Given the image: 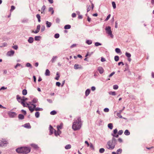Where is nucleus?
I'll return each mask as SVG.
<instances>
[{
    "mask_svg": "<svg viewBox=\"0 0 154 154\" xmlns=\"http://www.w3.org/2000/svg\"><path fill=\"white\" fill-rule=\"evenodd\" d=\"M82 125L81 119L80 118H78L77 120L74 122L72 126V129L75 131L79 129Z\"/></svg>",
    "mask_w": 154,
    "mask_h": 154,
    "instance_id": "1",
    "label": "nucleus"
},
{
    "mask_svg": "<svg viewBox=\"0 0 154 154\" xmlns=\"http://www.w3.org/2000/svg\"><path fill=\"white\" fill-rule=\"evenodd\" d=\"M31 149L28 147H21L17 148L16 152L18 153L27 154L30 152Z\"/></svg>",
    "mask_w": 154,
    "mask_h": 154,
    "instance_id": "2",
    "label": "nucleus"
},
{
    "mask_svg": "<svg viewBox=\"0 0 154 154\" xmlns=\"http://www.w3.org/2000/svg\"><path fill=\"white\" fill-rule=\"evenodd\" d=\"M115 145V140L113 139L108 142L106 147L108 149H112L114 148Z\"/></svg>",
    "mask_w": 154,
    "mask_h": 154,
    "instance_id": "3",
    "label": "nucleus"
},
{
    "mask_svg": "<svg viewBox=\"0 0 154 154\" xmlns=\"http://www.w3.org/2000/svg\"><path fill=\"white\" fill-rule=\"evenodd\" d=\"M105 30L106 33L109 35L112 38L113 37V35L112 33V31L111 30V27L109 26H107L106 27Z\"/></svg>",
    "mask_w": 154,
    "mask_h": 154,
    "instance_id": "4",
    "label": "nucleus"
},
{
    "mask_svg": "<svg viewBox=\"0 0 154 154\" xmlns=\"http://www.w3.org/2000/svg\"><path fill=\"white\" fill-rule=\"evenodd\" d=\"M27 105L28 106L29 110L31 111V112H32L35 109V108L36 107L35 105L32 104L31 106H29V104L27 103Z\"/></svg>",
    "mask_w": 154,
    "mask_h": 154,
    "instance_id": "5",
    "label": "nucleus"
},
{
    "mask_svg": "<svg viewBox=\"0 0 154 154\" xmlns=\"http://www.w3.org/2000/svg\"><path fill=\"white\" fill-rule=\"evenodd\" d=\"M8 143L7 141L5 139H2L0 140V146L2 147L4 146L5 145Z\"/></svg>",
    "mask_w": 154,
    "mask_h": 154,
    "instance_id": "6",
    "label": "nucleus"
},
{
    "mask_svg": "<svg viewBox=\"0 0 154 154\" xmlns=\"http://www.w3.org/2000/svg\"><path fill=\"white\" fill-rule=\"evenodd\" d=\"M8 114L10 117L14 118L15 117L17 116V114L16 112L10 111L8 112Z\"/></svg>",
    "mask_w": 154,
    "mask_h": 154,
    "instance_id": "7",
    "label": "nucleus"
},
{
    "mask_svg": "<svg viewBox=\"0 0 154 154\" xmlns=\"http://www.w3.org/2000/svg\"><path fill=\"white\" fill-rule=\"evenodd\" d=\"M41 26L40 25H38L37 26V29L35 31H34L33 30L32 31V32H33L35 33H38L40 30V28Z\"/></svg>",
    "mask_w": 154,
    "mask_h": 154,
    "instance_id": "8",
    "label": "nucleus"
},
{
    "mask_svg": "<svg viewBox=\"0 0 154 154\" xmlns=\"http://www.w3.org/2000/svg\"><path fill=\"white\" fill-rule=\"evenodd\" d=\"M97 70L100 74L103 73L104 71L103 68L101 67H98Z\"/></svg>",
    "mask_w": 154,
    "mask_h": 154,
    "instance_id": "9",
    "label": "nucleus"
},
{
    "mask_svg": "<svg viewBox=\"0 0 154 154\" xmlns=\"http://www.w3.org/2000/svg\"><path fill=\"white\" fill-rule=\"evenodd\" d=\"M74 68L75 69H81L82 68V66L81 65H79L78 64H75L74 65Z\"/></svg>",
    "mask_w": 154,
    "mask_h": 154,
    "instance_id": "10",
    "label": "nucleus"
},
{
    "mask_svg": "<svg viewBox=\"0 0 154 154\" xmlns=\"http://www.w3.org/2000/svg\"><path fill=\"white\" fill-rule=\"evenodd\" d=\"M63 123H60V125H58L57 126V129L58 131V133H59V131H60V129L62 128L63 126Z\"/></svg>",
    "mask_w": 154,
    "mask_h": 154,
    "instance_id": "11",
    "label": "nucleus"
},
{
    "mask_svg": "<svg viewBox=\"0 0 154 154\" xmlns=\"http://www.w3.org/2000/svg\"><path fill=\"white\" fill-rule=\"evenodd\" d=\"M23 126L27 128H31V126L29 123H26L23 125Z\"/></svg>",
    "mask_w": 154,
    "mask_h": 154,
    "instance_id": "12",
    "label": "nucleus"
},
{
    "mask_svg": "<svg viewBox=\"0 0 154 154\" xmlns=\"http://www.w3.org/2000/svg\"><path fill=\"white\" fill-rule=\"evenodd\" d=\"M55 130L54 129L53 127L51 125L50 126V131L51 133V134H52L53 133L54 131Z\"/></svg>",
    "mask_w": 154,
    "mask_h": 154,
    "instance_id": "13",
    "label": "nucleus"
},
{
    "mask_svg": "<svg viewBox=\"0 0 154 154\" xmlns=\"http://www.w3.org/2000/svg\"><path fill=\"white\" fill-rule=\"evenodd\" d=\"M14 53V51L13 50H11V51H9L8 52V55L9 56H11V55H13Z\"/></svg>",
    "mask_w": 154,
    "mask_h": 154,
    "instance_id": "14",
    "label": "nucleus"
},
{
    "mask_svg": "<svg viewBox=\"0 0 154 154\" xmlns=\"http://www.w3.org/2000/svg\"><path fill=\"white\" fill-rule=\"evenodd\" d=\"M45 74L46 76H49L50 75V72L48 69H47L46 70Z\"/></svg>",
    "mask_w": 154,
    "mask_h": 154,
    "instance_id": "15",
    "label": "nucleus"
},
{
    "mask_svg": "<svg viewBox=\"0 0 154 154\" xmlns=\"http://www.w3.org/2000/svg\"><path fill=\"white\" fill-rule=\"evenodd\" d=\"M34 41V39L32 37H30L29 38L28 40V42L30 43H32Z\"/></svg>",
    "mask_w": 154,
    "mask_h": 154,
    "instance_id": "16",
    "label": "nucleus"
},
{
    "mask_svg": "<svg viewBox=\"0 0 154 154\" xmlns=\"http://www.w3.org/2000/svg\"><path fill=\"white\" fill-rule=\"evenodd\" d=\"M17 99L19 102L21 103V102L22 101V99L18 95L17 96Z\"/></svg>",
    "mask_w": 154,
    "mask_h": 154,
    "instance_id": "17",
    "label": "nucleus"
},
{
    "mask_svg": "<svg viewBox=\"0 0 154 154\" xmlns=\"http://www.w3.org/2000/svg\"><path fill=\"white\" fill-rule=\"evenodd\" d=\"M31 146H32V147L33 148L35 149H37L38 148V146L35 144H32L31 145Z\"/></svg>",
    "mask_w": 154,
    "mask_h": 154,
    "instance_id": "18",
    "label": "nucleus"
},
{
    "mask_svg": "<svg viewBox=\"0 0 154 154\" xmlns=\"http://www.w3.org/2000/svg\"><path fill=\"white\" fill-rule=\"evenodd\" d=\"M58 131L57 130V131L56 130H54V134L55 136H57L58 135H59L61 133V131H59V133H58Z\"/></svg>",
    "mask_w": 154,
    "mask_h": 154,
    "instance_id": "19",
    "label": "nucleus"
},
{
    "mask_svg": "<svg viewBox=\"0 0 154 154\" xmlns=\"http://www.w3.org/2000/svg\"><path fill=\"white\" fill-rule=\"evenodd\" d=\"M90 93V90L89 89H87L85 91V96H87Z\"/></svg>",
    "mask_w": 154,
    "mask_h": 154,
    "instance_id": "20",
    "label": "nucleus"
},
{
    "mask_svg": "<svg viewBox=\"0 0 154 154\" xmlns=\"http://www.w3.org/2000/svg\"><path fill=\"white\" fill-rule=\"evenodd\" d=\"M46 24L47 27H50L51 26V22H50L48 21H46Z\"/></svg>",
    "mask_w": 154,
    "mask_h": 154,
    "instance_id": "21",
    "label": "nucleus"
},
{
    "mask_svg": "<svg viewBox=\"0 0 154 154\" xmlns=\"http://www.w3.org/2000/svg\"><path fill=\"white\" fill-rule=\"evenodd\" d=\"M19 119H23L24 118V116L22 114H19L18 116Z\"/></svg>",
    "mask_w": 154,
    "mask_h": 154,
    "instance_id": "22",
    "label": "nucleus"
},
{
    "mask_svg": "<svg viewBox=\"0 0 154 154\" xmlns=\"http://www.w3.org/2000/svg\"><path fill=\"white\" fill-rule=\"evenodd\" d=\"M71 145L70 144H68L66 145L65 146V148L66 149H69L71 148Z\"/></svg>",
    "mask_w": 154,
    "mask_h": 154,
    "instance_id": "23",
    "label": "nucleus"
},
{
    "mask_svg": "<svg viewBox=\"0 0 154 154\" xmlns=\"http://www.w3.org/2000/svg\"><path fill=\"white\" fill-rule=\"evenodd\" d=\"M125 134L126 135H128L130 134V132L128 130H126L124 132Z\"/></svg>",
    "mask_w": 154,
    "mask_h": 154,
    "instance_id": "24",
    "label": "nucleus"
},
{
    "mask_svg": "<svg viewBox=\"0 0 154 154\" xmlns=\"http://www.w3.org/2000/svg\"><path fill=\"white\" fill-rule=\"evenodd\" d=\"M22 94L23 95H25L27 94V91L26 89H23L22 91Z\"/></svg>",
    "mask_w": 154,
    "mask_h": 154,
    "instance_id": "25",
    "label": "nucleus"
},
{
    "mask_svg": "<svg viewBox=\"0 0 154 154\" xmlns=\"http://www.w3.org/2000/svg\"><path fill=\"white\" fill-rule=\"evenodd\" d=\"M108 128L111 129H112L113 128V125L112 123H109L108 125Z\"/></svg>",
    "mask_w": 154,
    "mask_h": 154,
    "instance_id": "26",
    "label": "nucleus"
},
{
    "mask_svg": "<svg viewBox=\"0 0 154 154\" xmlns=\"http://www.w3.org/2000/svg\"><path fill=\"white\" fill-rule=\"evenodd\" d=\"M71 28V26L69 25H67L64 26V28L65 29H69Z\"/></svg>",
    "mask_w": 154,
    "mask_h": 154,
    "instance_id": "27",
    "label": "nucleus"
},
{
    "mask_svg": "<svg viewBox=\"0 0 154 154\" xmlns=\"http://www.w3.org/2000/svg\"><path fill=\"white\" fill-rule=\"evenodd\" d=\"M36 17L38 19V21L40 22L41 21L40 20V16L39 14H37L36 15Z\"/></svg>",
    "mask_w": 154,
    "mask_h": 154,
    "instance_id": "28",
    "label": "nucleus"
},
{
    "mask_svg": "<svg viewBox=\"0 0 154 154\" xmlns=\"http://www.w3.org/2000/svg\"><path fill=\"white\" fill-rule=\"evenodd\" d=\"M122 110H120V113H118L117 114V116L120 118H122V116L121 115V112H122Z\"/></svg>",
    "mask_w": 154,
    "mask_h": 154,
    "instance_id": "29",
    "label": "nucleus"
},
{
    "mask_svg": "<svg viewBox=\"0 0 154 154\" xmlns=\"http://www.w3.org/2000/svg\"><path fill=\"white\" fill-rule=\"evenodd\" d=\"M57 76L55 78V79L56 80H58L60 77V75H59V73L58 72H57Z\"/></svg>",
    "mask_w": 154,
    "mask_h": 154,
    "instance_id": "30",
    "label": "nucleus"
},
{
    "mask_svg": "<svg viewBox=\"0 0 154 154\" xmlns=\"http://www.w3.org/2000/svg\"><path fill=\"white\" fill-rule=\"evenodd\" d=\"M109 94L112 95H116V92L115 91H109Z\"/></svg>",
    "mask_w": 154,
    "mask_h": 154,
    "instance_id": "31",
    "label": "nucleus"
},
{
    "mask_svg": "<svg viewBox=\"0 0 154 154\" xmlns=\"http://www.w3.org/2000/svg\"><path fill=\"white\" fill-rule=\"evenodd\" d=\"M49 11L51 12V14H53L54 13V11L53 9V8L51 7H50L49 8Z\"/></svg>",
    "mask_w": 154,
    "mask_h": 154,
    "instance_id": "32",
    "label": "nucleus"
},
{
    "mask_svg": "<svg viewBox=\"0 0 154 154\" xmlns=\"http://www.w3.org/2000/svg\"><path fill=\"white\" fill-rule=\"evenodd\" d=\"M122 149H118L117 151V154H120L122 152Z\"/></svg>",
    "mask_w": 154,
    "mask_h": 154,
    "instance_id": "33",
    "label": "nucleus"
},
{
    "mask_svg": "<svg viewBox=\"0 0 154 154\" xmlns=\"http://www.w3.org/2000/svg\"><path fill=\"white\" fill-rule=\"evenodd\" d=\"M125 54V55L128 58H129L131 57V55L129 53L126 52Z\"/></svg>",
    "mask_w": 154,
    "mask_h": 154,
    "instance_id": "34",
    "label": "nucleus"
},
{
    "mask_svg": "<svg viewBox=\"0 0 154 154\" xmlns=\"http://www.w3.org/2000/svg\"><path fill=\"white\" fill-rule=\"evenodd\" d=\"M105 151V149L103 148H101L100 149H99V152L100 153H103Z\"/></svg>",
    "mask_w": 154,
    "mask_h": 154,
    "instance_id": "35",
    "label": "nucleus"
},
{
    "mask_svg": "<svg viewBox=\"0 0 154 154\" xmlns=\"http://www.w3.org/2000/svg\"><path fill=\"white\" fill-rule=\"evenodd\" d=\"M114 59L115 61H118L119 59V57L118 56H116L115 57Z\"/></svg>",
    "mask_w": 154,
    "mask_h": 154,
    "instance_id": "36",
    "label": "nucleus"
},
{
    "mask_svg": "<svg viewBox=\"0 0 154 154\" xmlns=\"http://www.w3.org/2000/svg\"><path fill=\"white\" fill-rule=\"evenodd\" d=\"M112 5L114 9H115L116 8V4L114 2H112Z\"/></svg>",
    "mask_w": 154,
    "mask_h": 154,
    "instance_id": "37",
    "label": "nucleus"
},
{
    "mask_svg": "<svg viewBox=\"0 0 154 154\" xmlns=\"http://www.w3.org/2000/svg\"><path fill=\"white\" fill-rule=\"evenodd\" d=\"M56 113L57 112L54 110L50 112V114L51 115H54L56 114Z\"/></svg>",
    "mask_w": 154,
    "mask_h": 154,
    "instance_id": "38",
    "label": "nucleus"
},
{
    "mask_svg": "<svg viewBox=\"0 0 154 154\" xmlns=\"http://www.w3.org/2000/svg\"><path fill=\"white\" fill-rule=\"evenodd\" d=\"M115 51L116 53H119L121 52V50L119 48H116L115 49Z\"/></svg>",
    "mask_w": 154,
    "mask_h": 154,
    "instance_id": "39",
    "label": "nucleus"
},
{
    "mask_svg": "<svg viewBox=\"0 0 154 154\" xmlns=\"http://www.w3.org/2000/svg\"><path fill=\"white\" fill-rule=\"evenodd\" d=\"M35 117L37 118H38L39 117V112H35Z\"/></svg>",
    "mask_w": 154,
    "mask_h": 154,
    "instance_id": "40",
    "label": "nucleus"
},
{
    "mask_svg": "<svg viewBox=\"0 0 154 154\" xmlns=\"http://www.w3.org/2000/svg\"><path fill=\"white\" fill-rule=\"evenodd\" d=\"M57 58V57H56V56L53 57L52 59L51 60L52 62V63L54 62L55 60Z\"/></svg>",
    "mask_w": 154,
    "mask_h": 154,
    "instance_id": "41",
    "label": "nucleus"
},
{
    "mask_svg": "<svg viewBox=\"0 0 154 154\" xmlns=\"http://www.w3.org/2000/svg\"><path fill=\"white\" fill-rule=\"evenodd\" d=\"M119 88L118 86L117 85H114L113 86V88L114 89H118Z\"/></svg>",
    "mask_w": 154,
    "mask_h": 154,
    "instance_id": "42",
    "label": "nucleus"
},
{
    "mask_svg": "<svg viewBox=\"0 0 154 154\" xmlns=\"http://www.w3.org/2000/svg\"><path fill=\"white\" fill-rule=\"evenodd\" d=\"M42 110V109L40 108H35L34 110L35 111H40Z\"/></svg>",
    "mask_w": 154,
    "mask_h": 154,
    "instance_id": "43",
    "label": "nucleus"
},
{
    "mask_svg": "<svg viewBox=\"0 0 154 154\" xmlns=\"http://www.w3.org/2000/svg\"><path fill=\"white\" fill-rule=\"evenodd\" d=\"M40 36H36L35 37V39L36 41H38L39 40V38Z\"/></svg>",
    "mask_w": 154,
    "mask_h": 154,
    "instance_id": "44",
    "label": "nucleus"
},
{
    "mask_svg": "<svg viewBox=\"0 0 154 154\" xmlns=\"http://www.w3.org/2000/svg\"><path fill=\"white\" fill-rule=\"evenodd\" d=\"M110 16H111L110 14H109L108 15V16H107V17L105 19V21H107L109 19V18H110Z\"/></svg>",
    "mask_w": 154,
    "mask_h": 154,
    "instance_id": "45",
    "label": "nucleus"
},
{
    "mask_svg": "<svg viewBox=\"0 0 154 154\" xmlns=\"http://www.w3.org/2000/svg\"><path fill=\"white\" fill-rule=\"evenodd\" d=\"M60 35L59 34H56L54 35V37L55 38H59Z\"/></svg>",
    "mask_w": 154,
    "mask_h": 154,
    "instance_id": "46",
    "label": "nucleus"
},
{
    "mask_svg": "<svg viewBox=\"0 0 154 154\" xmlns=\"http://www.w3.org/2000/svg\"><path fill=\"white\" fill-rule=\"evenodd\" d=\"M22 101L25 102V101L27 100H28V99L27 98H25L24 97H22Z\"/></svg>",
    "mask_w": 154,
    "mask_h": 154,
    "instance_id": "47",
    "label": "nucleus"
},
{
    "mask_svg": "<svg viewBox=\"0 0 154 154\" xmlns=\"http://www.w3.org/2000/svg\"><path fill=\"white\" fill-rule=\"evenodd\" d=\"M38 100L36 98H34L32 100V103H35L37 102Z\"/></svg>",
    "mask_w": 154,
    "mask_h": 154,
    "instance_id": "48",
    "label": "nucleus"
},
{
    "mask_svg": "<svg viewBox=\"0 0 154 154\" xmlns=\"http://www.w3.org/2000/svg\"><path fill=\"white\" fill-rule=\"evenodd\" d=\"M45 8H46V7L45 5H43L42 8H41V10L42 11H45Z\"/></svg>",
    "mask_w": 154,
    "mask_h": 154,
    "instance_id": "49",
    "label": "nucleus"
},
{
    "mask_svg": "<svg viewBox=\"0 0 154 154\" xmlns=\"http://www.w3.org/2000/svg\"><path fill=\"white\" fill-rule=\"evenodd\" d=\"M21 104H22V105L24 107H27L28 106L26 105L25 103H24V102L23 101H21Z\"/></svg>",
    "mask_w": 154,
    "mask_h": 154,
    "instance_id": "50",
    "label": "nucleus"
},
{
    "mask_svg": "<svg viewBox=\"0 0 154 154\" xmlns=\"http://www.w3.org/2000/svg\"><path fill=\"white\" fill-rule=\"evenodd\" d=\"M123 133V131L122 130H121L119 131L118 132V134L119 135H121Z\"/></svg>",
    "mask_w": 154,
    "mask_h": 154,
    "instance_id": "51",
    "label": "nucleus"
},
{
    "mask_svg": "<svg viewBox=\"0 0 154 154\" xmlns=\"http://www.w3.org/2000/svg\"><path fill=\"white\" fill-rule=\"evenodd\" d=\"M95 45L96 46H99V45H101V44L100 43L97 42H96L95 43Z\"/></svg>",
    "mask_w": 154,
    "mask_h": 154,
    "instance_id": "52",
    "label": "nucleus"
},
{
    "mask_svg": "<svg viewBox=\"0 0 154 154\" xmlns=\"http://www.w3.org/2000/svg\"><path fill=\"white\" fill-rule=\"evenodd\" d=\"M86 43L88 45H90L92 43V42L91 40H88L86 41Z\"/></svg>",
    "mask_w": 154,
    "mask_h": 154,
    "instance_id": "53",
    "label": "nucleus"
},
{
    "mask_svg": "<svg viewBox=\"0 0 154 154\" xmlns=\"http://www.w3.org/2000/svg\"><path fill=\"white\" fill-rule=\"evenodd\" d=\"M109 109L108 108H105L104 109V111L105 112H108L109 111Z\"/></svg>",
    "mask_w": 154,
    "mask_h": 154,
    "instance_id": "54",
    "label": "nucleus"
},
{
    "mask_svg": "<svg viewBox=\"0 0 154 154\" xmlns=\"http://www.w3.org/2000/svg\"><path fill=\"white\" fill-rule=\"evenodd\" d=\"M60 83L59 82H57L56 83V85L58 87H59L60 85Z\"/></svg>",
    "mask_w": 154,
    "mask_h": 154,
    "instance_id": "55",
    "label": "nucleus"
},
{
    "mask_svg": "<svg viewBox=\"0 0 154 154\" xmlns=\"http://www.w3.org/2000/svg\"><path fill=\"white\" fill-rule=\"evenodd\" d=\"M118 130L117 129H114L113 131V134H116Z\"/></svg>",
    "mask_w": 154,
    "mask_h": 154,
    "instance_id": "56",
    "label": "nucleus"
},
{
    "mask_svg": "<svg viewBox=\"0 0 154 154\" xmlns=\"http://www.w3.org/2000/svg\"><path fill=\"white\" fill-rule=\"evenodd\" d=\"M91 7L90 5L88 6L87 9V12L91 10Z\"/></svg>",
    "mask_w": 154,
    "mask_h": 154,
    "instance_id": "57",
    "label": "nucleus"
},
{
    "mask_svg": "<svg viewBox=\"0 0 154 154\" xmlns=\"http://www.w3.org/2000/svg\"><path fill=\"white\" fill-rule=\"evenodd\" d=\"M26 66L27 67H32L31 64L30 63H27L26 65Z\"/></svg>",
    "mask_w": 154,
    "mask_h": 154,
    "instance_id": "58",
    "label": "nucleus"
},
{
    "mask_svg": "<svg viewBox=\"0 0 154 154\" xmlns=\"http://www.w3.org/2000/svg\"><path fill=\"white\" fill-rule=\"evenodd\" d=\"M12 48L15 49V50H17V49L18 48V46L16 45H14V46H12Z\"/></svg>",
    "mask_w": 154,
    "mask_h": 154,
    "instance_id": "59",
    "label": "nucleus"
},
{
    "mask_svg": "<svg viewBox=\"0 0 154 154\" xmlns=\"http://www.w3.org/2000/svg\"><path fill=\"white\" fill-rule=\"evenodd\" d=\"M21 112L24 115H26V111L23 109L21 110Z\"/></svg>",
    "mask_w": 154,
    "mask_h": 154,
    "instance_id": "60",
    "label": "nucleus"
},
{
    "mask_svg": "<svg viewBox=\"0 0 154 154\" xmlns=\"http://www.w3.org/2000/svg\"><path fill=\"white\" fill-rule=\"evenodd\" d=\"M56 22L57 23H59L60 22V20L58 18H57L56 20Z\"/></svg>",
    "mask_w": 154,
    "mask_h": 154,
    "instance_id": "61",
    "label": "nucleus"
},
{
    "mask_svg": "<svg viewBox=\"0 0 154 154\" xmlns=\"http://www.w3.org/2000/svg\"><path fill=\"white\" fill-rule=\"evenodd\" d=\"M45 28L44 26H42L41 28V31L43 32L45 30Z\"/></svg>",
    "mask_w": 154,
    "mask_h": 154,
    "instance_id": "62",
    "label": "nucleus"
},
{
    "mask_svg": "<svg viewBox=\"0 0 154 154\" xmlns=\"http://www.w3.org/2000/svg\"><path fill=\"white\" fill-rule=\"evenodd\" d=\"M101 61L102 62H104V61H106V60L104 58L102 57L101 58Z\"/></svg>",
    "mask_w": 154,
    "mask_h": 154,
    "instance_id": "63",
    "label": "nucleus"
},
{
    "mask_svg": "<svg viewBox=\"0 0 154 154\" xmlns=\"http://www.w3.org/2000/svg\"><path fill=\"white\" fill-rule=\"evenodd\" d=\"M72 16L73 17H76V14L75 13H73L72 14Z\"/></svg>",
    "mask_w": 154,
    "mask_h": 154,
    "instance_id": "64",
    "label": "nucleus"
}]
</instances>
